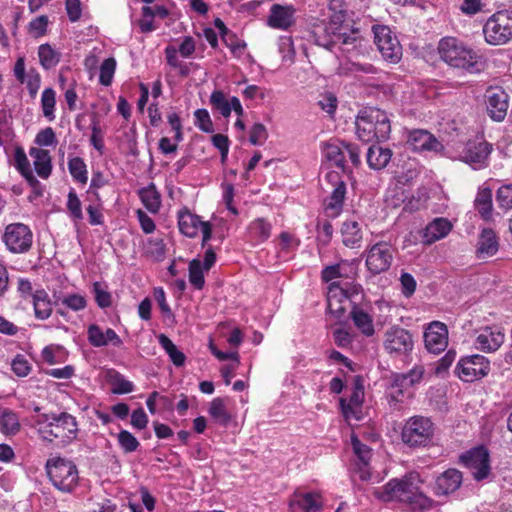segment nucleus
<instances>
[{"label": "nucleus", "mask_w": 512, "mask_h": 512, "mask_svg": "<svg viewBox=\"0 0 512 512\" xmlns=\"http://www.w3.org/2000/svg\"><path fill=\"white\" fill-rule=\"evenodd\" d=\"M373 496L382 502L405 503L414 512H423L433 505V500L420 491L418 476L414 473L389 480L384 486L374 489Z\"/></svg>", "instance_id": "1"}, {"label": "nucleus", "mask_w": 512, "mask_h": 512, "mask_svg": "<svg viewBox=\"0 0 512 512\" xmlns=\"http://www.w3.org/2000/svg\"><path fill=\"white\" fill-rule=\"evenodd\" d=\"M440 59L448 66L479 73L483 69L481 57L462 40L456 37H443L437 46Z\"/></svg>", "instance_id": "2"}, {"label": "nucleus", "mask_w": 512, "mask_h": 512, "mask_svg": "<svg viewBox=\"0 0 512 512\" xmlns=\"http://www.w3.org/2000/svg\"><path fill=\"white\" fill-rule=\"evenodd\" d=\"M343 14L340 10L335 13L328 24L318 27L314 31V40L318 46L332 50L335 46L343 52H351L357 47L358 37L354 31H349L348 26L343 25Z\"/></svg>", "instance_id": "3"}, {"label": "nucleus", "mask_w": 512, "mask_h": 512, "mask_svg": "<svg viewBox=\"0 0 512 512\" xmlns=\"http://www.w3.org/2000/svg\"><path fill=\"white\" fill-rule=\"evenodd\" d=\"M38 432L45 441L52 442L55 439L61 440L62 443L71 441L77 434V422L75 418L63 412L59 415L43 414L38 420Z\"/></svg>", "instance_id": "4"}, {"label": "nucleus", "mask_w": 512, "mask_h": 512, "mask_svg": "<svg viewBox=\"0 0 512 512\" xmlns=\"http://www.w3.org/2000/svg\"><path fill=\"white\" fill-rule=\"evenodd\" d=\"M45 468L49 480L59 491L71 493L78 485V469L72 461L61 457L50 458Z\"/></svg>", "instance_id": "5"}, {"label": "nucleus", "mask_w": 512, "mask_h": 512, "mask_svg": "<svg viewBox=\"0 0 512 512\" xmlns=\"http://www.w3.org/2000/svg\"><path fill=\"white\" fill-rule=\"evenodd\" d=\"M483 33L487 43L503 45L512 39V11L503 10L493 14L485 23Z\"/></svg>", "instance_id": "6"}, {"label": "nucleus", "mask_w": 512, "mask_h": 512, "mask_svg": "<svg viewBox=\"0 0 512 512\" xmlns=\"http://www.w3.org/2000/svg\"><path fill=\"white\" fill-rule=\"evenodd\" d=\"M433 433V423L429 418L413 416L406 421L401 437L405 444L411 447H419L430 443Z\"/></svg>", "instance_id": "7"}, {"label": "nucleus", "mask_w": 512, "mask_h": 512, "mask_svg": "<svg viewBox=\"0 0 512 512\" xmlns=\"http://www.w3.org/2000/svg\"><path fill=\"white\" fill-rule=\"evenodd\" d=\"M3 242L11 253H26L32 246L33 233L31 229L23 223H11L5 228Z\"/></svg>", "instance_id": "8"}, {"label": "nucleus", "mask_w": 512, "mask_h": 512, "mask_svg": "<svg viewBox=\"0 0 512 512\" xmlns=\"http://www.w3.org/2000/svg\"><path fill=\"white\" fill-rule=\"evenodd\" d=\"M489 372L490 361L485 356L479 354L461 358L455 368V373L465 382L482 379Z\"/></svg>", "instance_id": "9"}, {"label": "nucleus", "mask_w": 512, "mask_h": 512, "mask_svg": "<svg viewBox=\"0 0 512 512\" xmlns=\"http://www.w3.org/2000/svg\"><path fill=\"white\" fill-rule=\"evenodd\" d=\"M359 293L357 286H348L347 283L332 282L327 293L328 310L340 318L350 304V298Z\"/></svg>", "instance_id": "10"}, {"label": "nucleus", "mask_w": 512, "mask_h": 512, "mask_svg": "<svg viewBox=\"0 0 512 512\" xmlns=\"http://www.w3.org/2000/svg\"><path fill=\"white\" fill-rule=\"evenodd\" d=\"M324 182L328 189H331L330 195L325 200V210L330 216H337L343 208L346 196V183L336 171L326 173Z\"/></svg>", "instance_id": "11"}, {"label": "nucleus", "mask_w": 512, "mask_h": 512, "mask_svg": "<svg viewBox=\"0 0 512 512\" xmlns=\"http://www.w3.org/2000/svg\"><path fill=\"white\" fill-rule=\"evenodd\" d=\"M374 42L382 57L391 62L397 63L402 56V47L390 28L387 26H374Z\"/></svg>", "instance_id": "12"}, {"label": "nucleus", "mask_w": 512, "mask_h": 512, "mask_svg": "<svg viewBox=\"0 0 512 512\" xmlns=\"http://www.w3.org/2000/svg\"><path fill=\"white\" fill-rule=\"evenodd\" d=\"M383 346L388 354L402 356L413 350L414 341L408 330L392 326L384 334Z\"/></svg>", "instance_id": "13"}, {"label": "nucleus", "mask_w": 512, "mask_h": 512, "mask_svg": "<svg viewBox=\"0 0 512 512\" xmlns=\"http://www.w3.org/2000/svg\"><path fill=\"white\" fill-rule=\"evenodd\" d=\"M394 250L386 241H380L372 245L366 256V266L373 274L387 271L393 261Z\"/></svg>", "instance_id": "14"}, {"label": "nucleus", "mask_w": 512, "mask_h": 512, "mask_svg": "<svg viewBox=\"0 0 512 512\" xmlns=\"http://www.w3.org/2000/svg\"><path fill=\"white\" fill-rule=\"evenodd\" d=\"M460 461L467 467L477 481L486 479L491 471L489 453L484 447L472 449L460 456Z\"/></svg>", "instance_id": "15"}, {"label": "nucleus", "mask_w": 512, "mask_h": 512, "mask_svg": "<svg viewBox=\"0 0 512 512\" xmlns=\"http://www.w3.org/2000/svg\"><path fill=\"white\" fill-rule=\"evenodd\" d=\"M424 342L427 350L434 354L444 351L448 345V329L445 324L434 321L424 333Z\"/></svg>", "instance_id": "16"}, {"label": "nucleus", "mask_w": 512, "mask_h": 512, "mask_svg": "<svg viewBox=\"0 0 512 512\" xmlns=\"http://www.w3.org/2000/svg\"><path fill=\"white\" fill-rule=\"evenodd\" d=\"M505 341V334L496 326H485L480 329L476 337V348L482 352L491 353L497 351Z\"/></svg>", "instance_id": "17"}, {"label": "nucleus", "mask_w": 512, "mask_h": 512, "mask_svg": "<svg viewBox=\"0 0 512 512\" xmlns=\"http://www.w3.org/2000/svg\"><path fill=\"white\" fill-rule=\"evenodd\" d=\"M295 23V9L291 5L273 4L267 24L271 28L288 30Z\"/></svg>", "instance_id": "18"}, {"label": "nucleus", "mask_w": 512, "mask_h": 512, "mask_svg": "<svg viewBox=\"0 0 512 512\" xmlns=\"http://www.w3.org/2000/svg\"><path fill=\"white\" fill-rule=\"evenodd\" d=\"M351 444L358 460L355 463V473L358 474L362 481H368L371 479L369 461L371 459L372 450L367 445L361 443L356 436L351 437Z\"/></svg>", "instance_id": "19"}, {"label": "nucleus", "mask_w": 512, "mask_h": 512, "mask_svg": "<svg viewBox=\"0 0 512 512\" xmlns=\"http://www.w3.org/2000/svg\"><path fill=\"white\" fill-rule=\"evenodd\" d=\"M408 143L415 151H434L443 150V145L438 139L427 130H413L409 133Z\"/></svg>", "instance_id": "20"}, {"label": "nucleus", "mask_w": 512, "mask_h": 512, "mask_svg": "<svg viewBox=\"0 0 512 512\" xmlns=\"http://www.w3.org/2000/svg\"><path fill=\"white\" fill-rule=\"evenodd\" d=\"M462 473L454 468L447 469L440 474L435 482L436 495H449L458 490L462 484Z\"/></svg>", "instance_id": "21"}, {"label": "nucleus", "mask_w": 512, "mask_h": 512, "mask_svg": "<svg viewBox=\"0 0 512 512\" xmlns=\"http://www.w3.org/2000/svg\"><path fill=\"white\" fill-rule=\"evenodd\" d=\"M289 505L293 512H318L322 509L321 495L316 492H295Z\"/></svg>", "instance_id": "22"}, {"label": "nucleus", "mask_w": 512, "mask_h": 512, "mask_svg": "<svg viewBox=\"0 0 512 512\" xmlns=\"http://www.w3.org/2000/svg\"><path fill=\"white\" fill-rule=\"evenodd\" d=\"M491 153V145L487 142H469L460 158L463 162L473 165L475 167H481L487 160Z\"/></svg>", "instance_id": "23"}, {"label": "nucleus", "mask_w": 512, "mask_h": 512, "mask_svg": "<svg viewBox=\"0 0 512 512\" xmlns=\"http://www.w3.org/2000/svg\"><path fill=\"white\" fill-rule=\"evenodd\" d=\"M508 109V95L501 89L490 90L487 101V111L495 121H502Z\"/></svg>", "instance_id": "24"}, {"label": "nucleus", "mask_w": 512, "mask_h": 512, "mask_svg": "<svg viewBox=\"0 0 512 512\" xmlns=\"http://www.w3.org/2000/svg\"><path fill=\"white\" fill-rule=\"evenodd\" d=\"M499 249V238L490 228L482 229L478 242L476 253L478 258L484 259L494 256Z\"/></svg>", "instance_id": "25"}, {"label": "nucleus", "mask_w": 512, "mask_h": 512, "mask_svg": "<svg viewBox=\"0 0 512 512\" xmlns=\"http://www.w3.org/2000/svg\"><path fill=\"white\" fill-rule=\"evenodd\" d=\"M367 119L370 121L373 129L378 133V141L387 140L391 132L390 119L387 113L378 108H365Z\"/></svg>", "instance_id": "26"}, {"label": "nucleus", "mask_w": 512, "mask_h": 512, "mask_svg": "<svg viewBox=\"0 0 512 512\" xmlns=\"http://www.w3.org/2000/svg\"><path fill=\"white\" fill-rule=\"evenodd\" d=\"M451 229L450 221L445 218H436L426 226L423 233V242L430 245L446 237Z\"/></svg>", "instance_id": "27"}, {"label": "nucleus", "mask_w": 512, "mask_h": 512, "mask_svg": "<svg viewBox=\"0 0 512 512\" xmlns=\"http://www.w3.org/2000/svg\"><path fill=\"white\" fill-rule=\"evenodd\" d=\"M205 221H201L198 215L191 213L189 210L182 209L178 212V226L180 232L189 237L194 238Z\"/></svg>", "instance_id": "28"}, {"label": "nucleus", "mask_w": 512, "mask_h": 512, "mask_svg": "<svg viewBox=\"0 0 512 512\" xmlns=\"http://www.w3.org/2000/svg\"><path fill=\"white\" fill-rule=\"evenodd\" d=\"M29 153L33 158L34 168L38 176L47 179L52 171L49 151L40 148H31Z\"/></svg>", "instance_id": "29"}, {"label": "nucleus", "mask_w": 512, "mask_h": 512, "mask_svg": "<svg viewBox=\"0 0 512 512\" xmlns=\"http://www.w3.org/2000/svg\"><path fill=\"white\" fill-rule=\"evenodd\" d=\"M341 235L342 242L346 247H360L363 236L358 222L353 220L345 221L341 228Z\"/></svg>", "instance_id": "30"}, {"label": "nucleus", "mask_w": 512, "mask_h": 512, "mask_svg": "<svg viewBox=\"0 0 512 512\" xmlns=\"http://www.w3.org/2000/svg\"><path fill=\"white\" fill-rule=\"evenodd\" d=\"M392 157V151L389 148L373 145L367 152V163L375 169L380 170L385 168Z\"/></svg>", "instance_id": "31"}, {"label": "nucleus", "mask_w": 512, "mask_h": 512, "mask_svg": "<svg viewBox=\"0 0 512 512\" xmlns=\"http://www.w3.org/2000/svg\"><path fill=\"white\" fill-rule=\"evenodd\" d=\"M474 207L484 220L492 216V190L488 187H480L474 200Z\"/></svg>", "instance_id": "32"}, {"label": "nucleus", "mask_w": 512, "mask_h": 512, "mask_svg": "<svg viewBox=\"0 0 512 512\" xmlns=\"http://www.w3.org/2000/svg\"><path fill=\"white\" fill-rule=\"evenodd\" d=\"M367 118L366 109L361 110L355 121L357 136L363 142H370L374 139L378 140V133L373 129Z\"/></svg>", "instance_id": "33"}, {"label": "nucleus", "mask_w": 512, "mask_h": 512, "mask_svg": "<svg viewBox=\"0 0 512 512\" xmlns=\"http://www.w3.org/2000/svg\"><path fill=\"white\" fill-rule=\"evenodd\" d=\"M351 319L355 326L366 336H372L374 334V325L372 317L365 312L363 309L354 305L350 312Z\"/></svg>", "instance_id": "34"}, {"label": "nucleus", "mask_w": 512, "mask_h": 512, "mask_svg": "<svg viewBox=\"0 0 512 512\" xmlns=\"http://www.w3.org/2000/svg\"><path fill=\"white\" fill-rule=\"evenodd\" d=\"M35 316L45 320L52 314V304L45 290H37L32 295Z\"/></svg>", "instance_id": "35"}, {"label": "nucleus", "mask_w": 512, "mask_h": 512, "mask_svg": "<svg viewBox=\"0 0 512 512\" xmlns=\"http://www.w3.org/2000/svg\"><path fill=\"white\" fill-rule=\"evenodd\" d=\"M345 143L329 142L324 145L323 152L325 158L333 165L344 171L345 163Z\"/></svg>", "instance_id": "36"}, {"label": "nucleus", "mask_w": 512, "mask_h": 512, "mask_svg": "<svg viewBox=\"0 0 512 512\" xmlns=\"http://www.w3.org/2000/svg\"><path fill=\"white\" fill-rule=\"evenodd\" d=\"M38 56L42 67L49 70L60 62L61 53L49 44H42L38 48Z\"/></svg>", "instance_id": "37"}, {"label": "nucleus", "mask_w": 512, "mask_h": 512, "mask_svg": "<svg viewBox=\"0 0 512 512\" xmlns=\"http://www.w3.org/2000/svg\"><path fill=\"white\" fill-rule=\"evenodd\" d=\"M140 199L143 205L152 213L158 212L161 199L160 194L156 190L154 184H150L148 187H145L139 191Z\"/></svg>", "instance_id": "38"}, {"label": "nucleus", "mask_w": 512, "mask_h": 512, "mask_svg": "<svg viewBox=\"0 0 512 512\" xmlns=\"http://www.w3.org/2000/svg\"><path fill=\"white\" fill-rule=\"evenodd\" d=\"M20 430L19 418L11 410L5 409L0 413V431L5 435H15Z\"/></svg>", "instance_id": "39"}, {"label": "nucleus", "mask_w": 512, "mask_h": 512, "mask_svg": "<svg viewBox=\"0 0 512 512\" xmlns=\"http://www.w3.org/2000/svg\"><path fill=\"white\" fill-rule=\"evenodd\" d=\"M226 400L223 398H215L212 400L209 408L211 417L221 425H227L231 420V415L226 407Z\"/></svg>", "instance_id": "40"}, {"label": "nucleus", "mask_w": 512, "mask_h": 512, "mask_svg": "<svg viewBox=\"0 0 512 512\" xmlns=\"http://www.w3.org/2000/svg\"><path fill=\"white\" fill-rule=\"evenodd\" d=\"M159 343L165 352L169 355L170 360L175 366H182L185 363V355L181 352L176 345L164 334H160L158 337Z\"/></svg>", "instance_id": "41"}, {"label": "nucleus", "mask_w": 512, "mask_h": 512, "mask_svg": "<svg viewBox=\"0 0 512 512\" xmlns=\"http://www.w3.org/2000/svg\"><path fill=\"white\" fill-rule=\"evenodd\" d=\"M271 224L264 218H257L248 227L249 234L259 242L266 241L271 235Z\"/></svg>", "instance_id": "42"}, {"label": "nucleus", "mask_w": 512, "mask_h": 512, "mask_svg": "<svg viewBox=\"0 0 512 512\" xmlns=\"http://www.w3.org/2000/svg\"><path fill=\"white\" fill-rule=\"evenodd\" d=\"M423 374L424 369L421 366L414 367L408 373L396 374L395 386H404V388H410L414 384L421 381Z\"/></svg>", "instance_id": "43"}, {"label": "nucleus", "mask_w": 512, "mask_h": 512, "mask_svg": "<svg viewBox=\"0 0 512 512\" xmlns=\"http://www.w3.org/2000/svg\"><path fill=\"white\" fill-rule=\"evenodd\" d=\"M210 104L212 108L218 111L223 117L227 118L231 115L230 100L221 90H214L210 96Z\"/></svg>", "instance_id": "44"}, {"label": "nucleus", "mask_w": 512, "mask_h": 512, "mask_svg": "<svg viewBox=\"0 0 512 512\" xmlns=\"http://www.w3.org/2000/svg\"><path fill=\"white\" fill-rule=\"evenodd\" d=\"M15 166L17 170L30 182L37 183L38 181L32 175V171L30 169L29 160L24 152V150L20 147H17L14 154Z\"/></svg>", "instance_id": "45"}, {"label": "nucleus", "mask_w": 512, "mask_h": 512, "mask_svg": "<svg viewBox=\"0 0 512 512\" xmlns=\"http://www.w3.org/2000/svg\"><path fill=\"white\" fill-rule=\"evenodd\" d=\"M165 55L167 59V63L175 68L178 69L180 76L187 77L190 74V63L182 62L178 57V51L173 46H168L165 49Z\"/></svg>", "instance_id": "46"}, {"label": "nucleus", "mask_w": 512, "mask_h": 512, "mask_svg": "<svg viewBox=\"0 0 512 512\" xmlns=\"http://www.w3.org/2000/svg\"><path fill=\"white\" fill-rule=\"evenodd\" d=\"M68 169L73 179L81 184H86L88 180L87 167L84 160L80 157H73L68 162Z\"/></svg>", "instance_id": "47"}, {"label": "nucleus", "mask_w": 512, "mask_h": 512, "mask_svg": "<svg viewBox=\"0 0 512 512\" xmlns=\"http://www.w3.org/2000/svg\"><path fill=\"white\" fill-rule=\"evenodd\" d=\"M204 272H207L199 259L189 263V282L196 288L202 289L205 284Z\"/></svg>", "instance_id": "48"}, {"label": "nucleus", "mask_w": 512, "mask_h": 512, "mask_svg": "<svg viewBox=\"0 0 512 512\" xmlns=\"http://www.w3.org/2000/svg\"><path fill=\"white\" fill-rule=\"evenodd\" d=\"M55 91L52 88H46L42 92L41 96V105L43 110V115L49 120H53L55 118L54 108H55Z\"/></svg>", "instance_id": "49"}, {"label": "nucleus", "mask_w": 512, "mask_h": 512, "mask_svg": "<svg viewBox=\"0 0 512 512\" xmlns=\"http://www.w3.org/2000/svg\"><path fill=\"white\" fill-rule=\"evenodd\" d=\"M115 70L116 60L113 57L105 59L100 66L99 82L103 86L111 85Z\"/></svg>", "instance_id": "50"}, {"label": "nucleus", "mask_w": 512, "mask_h": 512, "mask_svg": "<svg viewBox=\"0 0 512 512\" xmlns=\"http://www.w3.org/2000/svg\"><path fill=\"white\" fill-rule=\"evenodd\" d=\"M118 444L125 453H132L140 446L139 441L127 430H121L117 435Z\"/></svg>", "instance_id": "51"}, {"label": "nucleus", "mask_w": 512, "mask_h": 512, "mask_svg": "<svg viewBox=\"0 0 512 512\" xmlns=\"http://www.w3.org/2000/svg\"><path fill=\"white\" fill-rule=\"evenodd\" d=\"M146 252L156 261H160L165 256V244L161 238H150L146 244Z\"/></svg>", "instance_id": "52"}, {"label": "nucleus", "mask_w": 512, "mask_h": 512, "mask_svg": "<svg viewBox=\"0 0 512 512\" xmlns=\"http://www.w3.org/2000/svg\"><path fill=\"white\" fill-rule=\"evenodd\" d=\"M67 209L74 220L80 221L83 219L81 201L74 189H71L68 193Z\"/></svg>", "instance_id": "53"}, {"label": "nucleus", "mask_w": 512, "mask_h": 512, "mask_svg": "<svg viewBox=\"0 0 512 512\" xmlns=\"http://www.w3.org/2000/svg\"><path fill=\"white\" fill-rule=\"evenodd\" d=\"M195 125L205 133L213 132V123L206 109H197L194 112Z\"/></svg>", "instance_id": "54"}, {"label": "nucleus", "mask_w": 512, "mask_h": 512, "mask_svg": "<svg viewBox=\"0 0 512 512\" xmlns=\"http://www.w3.org/2000/svg\"><path fill=\"white\" fill-rule=\"evenodd\" d=\"M11 369L18 377H26L31 371V365L24 355L18 354L11 362Z\"/></svg>", "instance_id": "55"}, {"label": "nucleus", "mask_w": 512, "mask_h": 512, "mask_svg": "<svg viewBox=\"0 0 512 512\" xmlns=\"http://www.w3.org/2000/svg\"><path fill=\"white\" fill-rule=\"evenodd\" d=\"M498 205L505 209H512V184L501 186L496 195Z\"/></svg>", "instance_id": "56"}, {"label": "nucleus", "mask_w": 512, "mask_h": 512, "mask_svg": "<svg viewBox=\"0 0 512 512\" xmlns=\"http://www.w3.org/2000/svg\"><path fill=\"white\" fill-rule=\"evenodd\" d=\"M93 292L95 295V301L101 308H107L111 306V294L104 289L103 285L99 282L93 284Z\"/></svg>", "instance_id": "57"}, {"label": "nucleus", "mask_w": 512, "mask_h": 512, "mask_svg": "<svg viewBox=\"0 0 512 512\" xmlns=\"http://www.w3.org/2000/svg\"><path fill=\"white\" fill-rule=\"evenodd\" d=\"M268 138L266 127L262 123H255L250 130L249 141L252 145H262Z\"/></svg>", "instance_id": "58"}, {"label": "nucleus", "mask_w": 512, "mask_h": 512, "mask_svg": "<svg viewBox=\"0 0 512 512\" xmlns=\"http://www.w3.org/2000/svg\"><path fill=\"white\" fill-rule=\"evenodd\" d=\"M88 340L94 347L106 346V340L102 329L95 324H92L88 328Z\"/></svg>", "instance_id": "59"}, {"label": "nucleus", "mask_w": 512, "mask_h": 512, "mask_svg": "<svg viewBox=\"0 0 512 512\" xmlns=\"http://www.w3.org/2000/svg\"><path fill=\"white\" fill-rule=\"evenodd\" d=\"M112 385V392L114 394H127L134 390L133 383L119 374L114 378Z\"/></svg>", "instance_id": "60"}, {"label": "nucleus", "mask_w": 512, "mask_h": 512, "mask_svg": "<svg viewBox=\"0 0 512 512\" xmlns=\"http://www.w3.org/2000/svg\"><path fill=\"white\" fill-rule=\"evenodd\" d=\"M152 7L144 6L142 8V18L138 21L141 32L148 33L155 29L153 25Z\"/></svg>", "instance_id": "61"}, {"label": "nucleus", "mask_w": 512, "mask_h": 512, "mask_svg": "<svg viewBox=\"0 0 512 512\" xmlns=\"http://www.w3.org/2000/svg\"><path fill=\"white\" fill-rule=\"evenodd\" d=\"M61 303L74 311H79L86 307V299L79 294L68 295L61 300Z\"/></svg>", "instance_id": "62"}, {"label": "nucleus", "mask_w": 512, "mask_h": 512, "mask_svg": "<svg viewBox=\"0 0 512 512\" xmlns=\"http://www.w3.org/2000/svg\"><path fill=\"white\" fill-rule=\"evenodd\" d=\"M35 143L39 146H51L56 143V135L51 127L41 130L35 138Z\"/></svg>", "instance_id": "63"}, {"label": "nucleus", "mask_w": 512, "mask_h": 512, "mask_svg": "<svg viewBox=\"0 0 512 512\" xmlns=\"http://www.w3.org/2000/svg\"><path fill=\"white\" fill-rule=\"evenodd\" d=\"M340 406L342 413L346 420H360L361 419V407L354 406L346 403L345 399H340Z\"/></svg>", "instance_id": "64"}]
</instances>
